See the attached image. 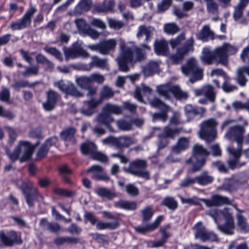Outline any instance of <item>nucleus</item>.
<instances>
[{
    "label": "nucleus",
    "mask_w": 249,
    "mask_h": 249,
    "mask_svg": "<svg viewBox=\"0 0 249 249\" xmlns=\"http://www.w3.org/2000/svg\"><path fill=\"white\" fill-rule=\"evenodd\" d=\"M114 94V92L110 88L105 86L101 89L100 96L97 99L101 101V104H102L104 100L112 98Z\"/></svg>",
    "instance_id": "37998d69"
},
{
    "label": "nucleus",
    "mask_w": 249,
    "mask_h": 249,
    "mask_svg": "<svg viewBox=\"0 0 249 249\" xmlns=\"http://www.w3.org/2000/svg\"><path fill=\"white\" fill-rule=\"evenodd\" d=\"M99 44L100 53L102 54H107L110 51L115 48L116 42L114 39H111L101 41Z\"/></svg>",
    "instance_id": "c756f323"
},
{
    "label": "nucleus",
    "mask_w": 249,
    "mask_h": 249,
    "mask_svg": "<svg viewBox=\"0 0 249 249\" xmlns=\"http://www.w3.org/2000/svg\"><path fill=\"white\" fill-rule=\"evenodd\" d=\"M246 128L240 125H235L230 127L225 135V138L229 140H233L237 144V148L232 146H228L227 151L230 158L227 163L229 167L232 170L239 168L246 164V162H239V159L242 155V145L244 143V134Z\"/></svg>",
    "instance_id": "f257e3e1"
},
{
    "label": "nucleus",
    "mask_w": 249,
    "mask_h": 249,
    "mask_svg": "<svg viewBox=\"0 0 249 249\" xmlns=\"http://www.w3.org/2000/svg\"><path fill=\"white\" fill-rule=\"evenodd\" d=\"M180 131L178 128H172L168 126L164 127L162 133L160 134L165 138L174 139L175 136L178 134Z\"/></svg>",
    "instance_id": "de8ad7c7"
},
{
    "label": "nucleus",
    "mask_w": 249,
    "mask_h": 249,
    "mask_svg": "<svg viewBox=\"0 0 249 249\" xmlns=\"http://www.w3.org/2000/svg\"><path fill=\"white\" fill-rule=\"evenodd\" d=\"M66 95H71L76 98H80L84 96V94L78 90L74 84L71 82L70 83V86L68 87V89L66 93Z\"/></svg>",
    "instance_id": "bf43d9fd"
},
{
    "label": "nucleus",
    "mask_w": 249,
    "mask_h": 249,
    "mask_svg": "<svg viewBox=\"0 0 249 249\" xmlns=\"http://www.w3.org/2000/svg\"><path fill=\"white\" fill-rule=\"evenodd\" d=\"M181 69L185 75H191L189 81L192 83L203 78V70L198 66L197 61L193 57L188 59L186 64L182 66Z\"/></svg>",
    "instance_id": "6e6552de"
},
{
    "label": "nucleus",
    "mask_w": 249,
    "mask_h": 249,
    "mask_svg": "<svg viewBox=\"0 0 249 249\" xmlns=\"http://www.w3.org/2000/svg\"><path fill=\"white\" fill-rule=\"evenodd\" d=\"M196 182V178H193L189 177H187L180 181L179 183V186L181 188H186L194 184Z\"/></svg>",
    "instance_id": "774afa93"
},
{
    "label": "nucleus",
    "mask_w": 249,
    "mask_h": 249,
    "mask_svg": "<svg viewBox=\"0 0 249 249\" xmlns=\"http://www.w3.org/2000/svg\"><path fill=\"white\" fill-rule=\"evenodd\" d=\"M214 33L210 30V26L208 25H205L203 26L201 31L196 35L198 39L203 41H207L209 39H213Z\"/></svg>",
    "instance_id": "7c9ffc66"
},
{
    "label": "nucleus",
    "mask_w": 249,
    "mask_h": 249,
    "mask_svg": "<svg viewBox=\"0 0 249 249\" xmlns=\"http://www.w3.org/2000/svg\"><path fill=\"white\" fill-rule=\"evenodd\" d=\"M76 27L80 33H85V31L89 27L85 20L83 18H77L74 21Z\"/></svg>",
    "instance_id": "e2e57ef3"
},
{
    "label": "nucleus",
    "mask_w": 249,
    "mask_h": 249,
    "mask_svg": "<svg viewBox=\"0 0 249 249\" xmlns=\"http://www.w3.org/2000/svg\"><path fill=\"white\" fill-rule=\"evenodd\" d=\"M114 206L116 208H119L128 211H134L137 208V204L136 202L129 201L122 199L115 202Z\"/></svg>",
    "instance_id": "c9c22d12"
},
{
    "label": "nucleus",
    "mask_w": 249,
    "mask_h": 249,
    "mask_svg": "<svg viewBox=\"0 0 249 249\" xmlns=\"http://www.w3.org/2000/svg\"><path fill=\"white\" fill-rule=\"evenodd\" d=\"M194 93L196 96H204L210 102L215 101L216 92L213 86L210 85L204 86L200 89H195Z\"/></svg>",
    "instance_id": "f3484780"
},
{
    "label": "nucleus",
    "mask_w": 249,
    "mask_h": 249,
    "mask_svg": "<svg viewBox=\"0 0 249 249\" xmlns=\"http://www.w3.org/2000/svg\"><path fill=\"white\" fill-rule=\"evenodd\" d=\"M95 193L102 197H106L109 200L117 196L114 191L104 187L98 188L95 190Z\"/></svg>",
    "instance_id": "79ce46f5"
},
{
    "label": "nucleus",
    "mask_w": 249,
    "mask_h": 249,
    "mask_svg": "<svg viewBox=\"0 0 249 249\" xmlns=\"http://www.w3.org/2000/svg\"><path fill=\"white\" fill-rule=\"evenodd\" d=\"M59 98V94L55 91L49 89L47 92V100L43 106L45 110L50 111L53 109Z\"/></svg>",
    "instance_id": "5701e85b"
},
{
    "label": "nucleus",
    "mask_w": 249,
    "mask_h": 249,
    "mask_svg": "<svg viewBox=\"0 0 249 249\" xmlns=\"http://www.w3.org/2000/svg\"><path fill=\"white\" fill-rule=\"evenodd\" d=\"M80 149L83 154L91 156L94 151L97 149V147L93 142H86L81 145Z\"/></svg>",
    "instance_id": "a18cd8bd"
},
{
    "label": "nucleus",
    "mask_w": 249,
    "mask_h": 249,
    "mask_svg": "<svg viewBox=\"0 0 249 249\" xmlns=\"http://www.w3.org/2000/svg\"><path fill=\"white\" fill-rule=\"evenodd\" d=\"M206 4L207 13L210 15L218 16L220 13L219 6L214 0H203Z\"/></svg>",
    "instance_id": "473e14b6"
},
{
    "label": "nucleus",
    "mask_w": 249,
    "mask_h": 249,
    "mask_svg": "<svg viewBox=\"0 0 249 249\" xmlns=\"http://www.w3.org/2000/svg\"><path fill=\"white\" fill-rule=\"evenodd\" d=\"M150 103L152 106L160 108L163 111H167L169 110V107L157 98H154Z\"/></svg>",
    "instance_id": "0e129e2a"
},
{
    "label": "nucleus",
    "mask_w": 249,
    "mask_h": 249,
    "mask_svg": "<svg viewBox=\"0 0 249 249\" xmlns=\"http://www.w3.org/2000/svg\"><path fill=\"white\" fill-rule=\"evenodd\" d=\"M39 68L38 66L28 67L26 70L22 72V75L24 77L29 76L31 75H36L38 73Z\"/></svg>",
    "instance_id": "338daca9"
},
{
    "label": "nucleus",
    "mask_w": 249,
    "mask_h": 249,
    "mask_svg": "<svg viewBox=\"0 0 249 249\" xmlns=\"http://www.w3.org/2000/svg\"><path fill=\"white\" fill-rule=\"evenodd\" d=\"M119 225V222L118 220L108 222L98 220L96 224V229L99 230L105 229L114 230L117 229Z\"/></svg>",
    "instance_id": "e433bc0d"
},
{
    "label": "nucleus",
    "mask_w": 249,
    "mask_h": 249,
    "mask_svg": "<svg viewBox=\"0 0 249 249\" xmlns=\"http://www.w3.org/2000/svg\"><path fill=\"white\" fill-rule=\"evenodd\" d=\"M38 83V82L29 83V82L27 80H22L15 82V83L12 85V87L16 90H19V89L22 88H33Z\"/></svg>",
    "instance_id": "603ef678"
},
{
    "label": "nucleus",
    "mask_w": 249,
    "mask_h": 249,
    "mask_svg": "<svg viewBox=\"0 0 249 249\" xmlns=\"http://www.w3.org/2000/svg\"><path fill=\"white\" fill-rule=\"evenodd\" d=\"M126 192L131 196H137L139 195V190L133 184H128L125 187Z\"/></svg>",
    "instance_id": "680f3d73"
},
{
    "label": "nucleus",
    "mask_w": 249,
    "mask_h": 249,
    "mask_svg": "<svg viewBox=\"0 0 249 249\" xmlns=\"http://www.w3.org/2000/svg\"><path fill=\"white\" fill-rule=\"evenodd\" d=\"M36 11V9L35 7H30L21 18L11 22L10 28L12 31H16L29 27L31 24L32 18Z\"/></svg>",
    "instance_id": "f8f14e48"
},
{
    "label": "nucleus",
    "mask_w": 249,
    "mask_h": 249,
    "mask_svg": "<svg viewBox=\"0 0 249 249\" xmlns=\"http://www.w3.org/2000/svg\"><path fill=\"white\" fill-rule=\"evenodd\" d=\"M159 70V64L157 61H150L142 69L143 74L148 77L158 72Z\"/></svg>",
    "instance_id": "bb28decb"
},
{
    "label": "nucleus",
    "mask_w": 249,
    "mask_h": 249,
    "mask_svg": "<svg viewBox=\"0 0 249 249\" xmlns=\"http://www.w3.org/2000/svg\"><path fill=\"white\" fill-rule=\"evenodd\" d=\"M221 57L217 52V48L213 52L210 51V49L205 48L203 49L202 55L201 56V60L204 64H212L214 61L217 64H220Z\"/></svg>",
    "instance_id": "a211bd4d"
},
{
    "label": "nucleus",
    "mask_w": 249,
    "mask_h": 249,
    "mask_svg": "<svg viewBox=\"0 0 249 249\" xmlns=\"http://www.w3.org/2000/svg\"><path fill=\"white\" fill-rule=\"evenodd\" d=\"M145 59V53L141 48L136 46L122 45L121 47L120 54L117 59L119 70L123 72H128L129 71L128 63L134 65Z\"/></svg>",
    "instance_id": "7ed1b4c3"
},
{
    "label": "nucleus",
    "mask_w": 249,
    "mask_h": 249,
    "mask_svg": "<svg viewBox=\"0 0 249 249\" xmlns=\"http://www.w3.org/2000/svg\"><path fill=\"white\" fill-rule=\"evenodd\" d=\"M244 9L237 6H235L233 13V18L235 21L243 25L248 24V20L245 18H242Z\"/></svg>",
    "instance_id": "ea45409f"
},
{
    "label": "nucleus",
    "mask_w": 249,
    "mask_h": 249,
    "mask_svg": "<svg viewBox=\"0 0 249 249\" xmlns=\"http://www.w3.org/2000/svg\"><path fill=\"white\" fill-rule=\"evenodd\" d=\"M207 213L213 218L218 228L221 231L230 235L233 233L234 218L233 213L230 209L225 208L220 211L215 210Z\"/></svg>",
    "instance_id": "20e7f679"
},
{
    "label": "nucleus",
    "mask_w": 249,
    "mask_h": 249,
    "mask_svg": "<svg viewBox=\"0 0 249 249\" xmlns=\"http://www.w3.org/2000/svg\"><path fill=\"white\" fill-rule=\"evenodd\" d=\"M91 61L89 64H83L80 69L86 71H90L93 67L101 69L107 68V63L106 59H101L97 56L91 57Z\"/></svg>",
    "instance_id": "aec40b11"
},
{
    "label": "nucleus",
    "mask_w": 249,
    "mask_h": 249,
    "mask_svg": "<svg viewBox=\"0 0 249 249\" xmlns=\"http://www.w3.org/2000/svg\"><path fill=\"white\" fill-rule=\"evenodd\" d=\"M238 51V47L235 44L225 42L223 45L217 48V52L221 59L220 64L227 66L228 65V57L229 55L235 54Z\"/></svg>",
    "instance_id": "4468645a"
},
{
    "label": "nucleus",
    "mask_w": 249,
    "mask_h": 249,
    "mask_svg": "<svg viewBox=\"0 0 249 249\" xmlns=\"http://www.w3.org/2000/svg\"><path fill=\"white\" fill-rule=\"evenodd\" d=\"M91 4V0H81L79 4L76 6L75 10L80 13L87 11L89 9Z\"/></svg>",
    "instance_id": "6e6d98bb"
},
{
    "label": "nucleus",
    "mask_w": 249,
    "mask_h": 249,
    "mask_svg": "<svg viewBox=\"0 0 249 249\" xmlns=\"http://www.w3.org/2000/svg\"><path fill=\"white\" fill-rule=\"evenodd\" d=\"M137 141L134 138L128 136H122L117 137V148H127L129 146L135 144Z\"/></svg>",
    "instance_id": "2f4dec72"
},
{
    "label": "nucleus",
    "mask_w": 249,
    "mask_h": 249,
    "mask_svg": "<svg viewBox=\"0 0 249 249\" xmlns=\"http://www.w3.org/2000/svg\"><path fill=\"white\" fill-rule=\"evenodd\" d=\"M34 147L30 142L21 141L12 153L7 152V154L12 161L19 160L20 162H22L31 159Z\"/></svg>",
    "instance_id": "423d86ee"
},
{
    "label": "nucleus",
    "mask_w": 249,
    "mask_h": 249,
    "mask_svg": "<svg viewBox=\"0 0 249 249\" xmlns=\"http://www.w3.org/2000/svg\"><path fill=\"white\" fill-rule=\"evenodd\" d=\"M114 4L113 0H105L103 3L96 5L95 10L99 13L111 12L113 10Z\"/></svg>",
    "instance_id": "72a5a7b5"
},
{
    "label": "nucleus",
    "mask_w": 249,
    "mask_h": 249,
    "mask_svg": "<svg viewBox=\"0 0 249 249\" xmlns=\"http://www.w3.org/2000/svg\"><path fill=\"white\" fill-rule=\"evenodd\" d=\"M116 124L120 130L124 131H128L132 128V122L126 121L124 119L117 120Z\"/></svg>",
    "instance_id": "5fc2aeb1"
},
{
    "label": "nucleus",
    "mask_w": 249,
    "mask_h": 249,
    "mask_svg": "<svg viewBox=\"0 0 249 249\" xmlns=\"http://www.w3.org/2000/svg\"><path fill=\"white\" fill-rule=\"evenodd\" d=\"M103 111L107 112L109 114L112 113L115 115H119L122 114L123 110L122 107L118 105L107 103L103 107Z\"/></svg>",
    "instance_id": "49530a36"
},
{
    "label": "nucleus",
    "mask_w": 249,
    "mask_h": 249,
    "mask_svg": "<svg viewBox=\"0 0 249 249\" xmlns=\"http://www.w3.org/2000/svg\"><path fill=\"white\" fill-rule=\"evenodd\" d=\"M75 82L77 85L82 89H86L89 83H91L90 76H82L76 78Z\"/></svg>",
    "instance_id": "8fccbe9b"
},
{
    "label": "nucleus",
    "mask_w": 249,
    "mask_h": 249,
    "mask_svg": "<svg viewBox=\"0 0 249 249\" xmlns=\"http://www.w3.org/2000/svg\"><path fill=\"white\" fill-rule=\"evenodd\" d=\"M75 131L76 130L73 128H68L60 133V137L65 141L70 142L74 144L76 142L74 137Z\"/></svg>",
    "instance_id": "a19ab883"
},
{
    "label": "nucleus",
    "mask_w": 249,
    "mask_h": 249,
    "mask_svg": "<svg viewBox=\"0 0 249 249\" xmlns=\"http://www.w3.org/2000/svg\"><path fill=\"white\" fill-rule=\"evenodd\" d=\"M202 201L207 207L219 206L222 205H231L232 201L226 196L218 195H213L210 199H203Z\"/></svg>",
    "instance_id": "6ab92c4d"
},
{
    "label": "nucleus",
    "mask_w": 249,
    "mask_h": 249,
    "mask_svg": "<svg viewBox=\"0 0 249 249\" xmlns=\"http://www.w3.org/2000/svg\"><path fill=\"white\" fill-rule=\"evenodd\" d=\"M44 50L46 53L54 56L59 61H63V58L61 52L56 48L46 46L44 48Z\"/></svg>",
    "instance_id": "13d9d810"
},
{
    "label": "nucleus",
    "mask_w": 249,
    "mask_h": 249,
    "mask_svg": "<svg viewBox=\"0 0 249 249\" xmlns=\"http://www.w3.org/2000/svg\"><path fill=\"white\" fill-rule=\"evenodd\" d=\"M210 152L202 145L195 144L192 148V156L186 161L187 164H192V171L196 172L205 164L206 158Z\"/></svg>",
    "instance_id": "39448f33"
},
{
    "label": "nucleus",
    "mask_w": 249,
    "mask_h": 249,
    "mask_svg": "<svg viewBox=\"0 0 249 249\" xmlns=\"http://www.w3.org/2000/svg\"><path fill=\"white\" fill-rule=\"evenodd\" d=\"M193 229L195 231V237L196 239H200L203 242L218 241L217 236L213 232L208 231L201 222H198L195 224Z\"/></svg>",
    "instance_id": "2eb2a0df"
},
{
    "label": "nucleus",
    "mask_w": 249,
    "mask_h": 249,
    "mask_svg": "<svg viewBox=\"0 0 249 249\" xmlns=\"http://www.w3.org/2000/svg\"><path fill=\"white\" fill-rule=\"evenodd\" d=\"M185 34L182 33L175 38L169 40V44L171 48L175 49L174 53L170 55V60L174 64H179L184 59L185 56L194 51L195 41L193 36L188 38L185 43L181 45L182 42L185 40Z\"/></svg>",
    "instance_id": "f03ea898"
},
{
    "label": "nucleus",
    "mask_w": 249,
    "mask_h": 249,
    "mask_svg": "<svg viewBox=\"0 0 249 249\" xmlns=\"http://www.w3.org/2000/svg\"><path fill=\"white\" fill-rule=\"evenodd\" d=\"M40 226L43 229L52 232H58L61 230L60 225L55 222H49L46 218H42L40 221Z\"/></svg>",
    "instance_id": "f704fd0d"
},
{
    "label": "nucleus",
    "mask_w": 249,
    "mask_h": 249,
    "mask_svg": "<svg viewBox=\"0 0 249 249\" xmlns=\"http://www.w3.org/2000/svg\"><path fill=\"white\" fill-rule=\"evenodd\" d=\"M82 42L76 41L71 47L64 51L65 59H75L78 57L88 58L90 56L89 53L82 47Z\"/></svg>",
    "instance_id": "ddd939ff"
},
{
    "label": "nucleus",
    "mask_w": 249,
    "mask_h": 249,
    "mask_svg": "<svg viewBox=\"0 0 249 249\" xmlns=\"http://www.w3.org/2000/svg\"><path fill=\"white\" fill-rule=\"evenodd\" d=\"M163 31L167 34L173 35L179 32V28L175 23H168L164 25Z\"/></svg>",
    "instance_id": "3c124183"
},
{
    "label": "nucleus",
    "mask_w": 249,
    "mask_h": 249,
    "mask_svg": "<svg viewBox=\"0 0 249 249\" xmlns=\"http://www.w3.org/2000/svg\"><path fill=\"white\" fill-rule=\"evenodd\" d=\"M0 239L6 246H12L15 243H18L19 239L17 233L10 231L6 234L3 231H0Z\"/></svg>",
    "instance_id": "4be33fe9"
},
{
    "label": "nucleus",
    "mask_w": 249,
    "mask_h": 249,
    "mask_svg": "<svg viewBox=\"0 0 249 249\" xmlns=\"http://www.w3.org/2000/svg\"><path fill=\"white\" fill-rule=\"evenodd\" d=\"M90 157L93 160H97L103 162H107L108 161L107 157L105 154L97 151V149L94 151Z\"/></svg>",
    "instance_id": "69168bd1"
},
{
    "label": "nucleus",
    "mask_w": 249,
    "mask_h": 249,
    "mask_svg": "<svg viewBox=\"0 0 249 249\" xmlns=\"http://www.w3.org/2000/svg\"><path fill=\"white\" fill-rule=\"evenodd\" d=\"M196 182L201 185H206L212 182L213 180V178L206 172H204L196 177Z\"/></svg>",
    "instance_id": "c03bdc74"
},
{
    "label": "nucleus",
    "mask_w": 249,
    "mask_h": 249,
    "mask_svg": "<svg viewBox=\"0 0 249 249\" xmlns=\"http://www.w3.org/2000/svg\"><path fill=\"white\" fill-rule=\"evenodd\" d=\"M154 28L150 26L142 25L138 27L137 37L140 40L143 36H145V41L148 42L152 36Z\"/></svg>",
    "instance_id": "a878e982"
},
{
    "label": "nucleus",
    "mask_w": 249,
    "mask_h": 249,
    "mask_svg": "<svg viewBox=\"0 0 249 249\" xmlns=\"http://www.w3.org/2000/svg\"><path fill=\"white\" fill-rule=\"evenodd\" d=\"M78 242L79 239L78 238L70 236L58 237L54 240V243L57 246H62L65 243L76 244Z\"/></svg>",
    "instance_id": "4c0bfd02"
},
{
    "label": "nucleus",
    "mask_w": 249,
    "mask_h": 249,
    "mask_svg": "<svg viewBox=\"0 0 249 249\" xmlns=\"http://www.w3.org/2000/svg\"><path fill=\"white\" fill-rule=\"evenodd\" d=\"M189 139L186 137L179 138L175 145L171 147V152L174 154H179L186 150L189 146Z\"/></svg>",
    "instance_id": "b1692460"
},
{
    "label": "nucleus",
    "mask_w": 249,
    "mask_h": 249,
    "mask_svg": "<svg viewBox=\"0 0 249 249\" xmlns=\"http://www.w3.org/2000/svg\"><path fill=\"white\" fill-rule=\"evenodd\" d=\"M173 3L172 0H161L157 5V10L159 13H162L169 8Z\"/></svg>",
    "instance_id": "052dcab7"
},
{
    "label": "nucleus",
    "mask_w": 249,
    "mask_h": 249,
    "mask_svg": "<svg viewBox=\"0 0 249 249\" xmlns=\"http://www.w3.org/2000/svg\"><path fill=\"white\" fill-rule=\"evenodd\" d=\"M155 211L153 207L151 205L147 206L143 208L140 211L142 221L143 222L149 221L152 217Z\"/></svg>",
    "instance_id": "58836bf2"
},
{
    "label": "nucleus",
    "mask_w": 249,
    "mask_h": 249,
    "mask_svg": "<svg viewBox=\"0 0 249 249\" xmlns=\"http://www.w3.org/2000/svg\"><path fill=\"white\" fill-rule=\"evenodd\" d=\"M162 205L172 210H176L178 205L177 201L171 197H165L162 201Z\"/></svg>",
    "instance_id": "4d7b16f0"
},
{
    "label": "nucleus",
    "mask_w": 249,
    "mask_h": 249,
    "mask_svg": "<svg viewBox=\"0 0 249 249\" xmlns=\"http://www.w3.org/2000/svg\"><path fill=\"white\" fill-rule=\"evenodd\" d=\"M154 51L159 55H167L169 53L168 43L164 39L156 40L154 42Z\"/></svg>",
    "instance_id": "393cba45"
},
{
    "label": "nucleus",
    "mask_w": 249,
    "mask_h": 249,
    "mask_svg": "<svg viewBox=\"0 0 249 249\" xmlns=\"http://www.w3.org/2000/svg\"><path fill=\"white\" fill-rule=\"evenodd\" d=\"M157 91L159 94L168 100L172 98L173 95L178 100H186L189 97L188 92L182 90L178 86L163 85L158 87Z\"/></svg>",
    "instance_id": "1a4fd4ad"
},
{
    "label": "nucleus",
    "mask_w": 249,
    "mask_h": 249,
    "mask_svg": "<svg viewBox=\"0 0 249 249\" xmlns=\"http://www.w3.org/2000/svg\"><path fill=\"white\" fill-rule=\"evenodd\" d=\"M236 217L238 226L245 232L249 231V225L247 223L246 218L240 214H236Z\"/></svg>",
    "instance_id": "864d4df0"
},
{
    "label": "nucleus",
    "mask_w": 249,
    "mask_h": 249,
    "mask_svg": "<svg viewBox=\"0 0 249 249\" xmlns=\"http://www.w3.org/2000/svg\"><path fill=\"white\" fill-rule=\"evenodd\" d=\"M100 105L101 101L98 100L97 98H91L83 102L82 106L79 111L84 116L90 117L97 112L98 107Z\"/></svg>",
    "instance_id": "dca6fc26"
},
{
    "label": "nucleus",
    "mask_w": 249,
    "mask_h": 249,
    "mask_svg": "<svg viewBox=\"0 0 249 249\" xmlns=\"http://www.w3.org/2000/svg\"><path fill=\"white\" fill-rule=\"evenodd\" d=\"M151 89L145 85H142V89L139 88H137L135 90L134 96L140 102H142L143 99L141 94L142 91L143 93L150 94L151 92Z\"/></svg>",
    "instance_id": "09e8293b"
},
{
    "label": "nucleus",
    "mask_w": 249,
    "mask_h": 249,
    "mask_svg": "<svg viewBox=\"0 0 249 249\" xmlns=\"http://www.w3.org/2000/svg\"><path fill=\"white\" fill-rule=\"evenodd\" d=\"M218 123L214 118H210L203 121L200 124V129L198 132L201 139L207 142L213 141L217 137L216 127Z\"/></svg>",
    "instance_id": "0eeeda50"
},
{
    "label": "nucleus",
    "mask_w": 249,
    "mask_h": 249,
    "mask_svg": "<svg viewBox=\"0 0 249 249\" xmlns=\"http://www.w3.org/2000/svg\"><path fill=\"white\" fill-rule=\"evenodd\" d=\"M96 121L99 123L106 125L110 129L111 131H113L110 124L114 121L113 117L107 112L103 111L102 112L99 114L96 117Z\"/></svg>",
    "instance_id": "cd10ccee"
},
{
    "label": "nucleus",
    "mask_w": 249,
    "mask_h": 249,
    "mask_svg": "<svg viewBox=\"0 0 249 249\" xmlns=\"http://www.w3.org/2000/svg\"><path fill=\"white\" fill-rule=\"evenodd\" d=\"M20 188L25 196L26 202L30 207L35 205L37 198H40L42 201L44 200V197L36 188L34 187L33 183L30 181L23 182Z\"/></svg>",
    "instance_id": "9b49d317"
},
{
    "label": "nucleus",
    "mask_w": 249,
    "mask_h": 249,
    "mask_svg": "<svg viewBox=\"0 0 249 249\" xmlns=\"http://www.w3.org/2000/svg\"><path fill=\"white\" fill-rule=\"evenodd\" d=\"M147 166L146 160L136 159L131 161L125 171L134 176L143 178L146 180L150 178L149 173L145 169Z\"/></svg>",
    "instance_id": "9d476101"
},
{
    "label": "nucleus",
    "mask_w": 249,
    "mask_h": 249,
    "mask_svg": "<svg viewBox=\"0 0 249 249\" xmlns=\"http://www.w3.org/2000/svg\"><path fill=\"white\" fill-rule=\"evenodd\" d=\"M87 172L91 174V178L96 180H103L108 181L110 178L104 172V169L99 165H93L87 170Z\"/></svg>",
    "instance_id": "412c9836"
},
{
    "label": "nucleus",
    "mask_w": 249,
    "mask_h": 249,
    "mask_svg": "<svg viewBox=\"0 0 249 249\" xmlns=\"http://www.w3.org/2000/svg\"><path fill=\"white\" fill-rule=\"evenodd\" d=\"M206 109L204 107H195L191 104H187L184 107L185 114L188 117L196 116L198 115L202 116L206 112Z\"/></svg>",
    "instance_id": "c85d7f7f"
}]
</instances>
